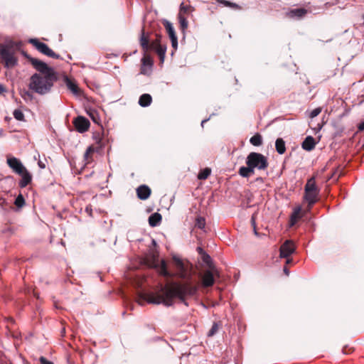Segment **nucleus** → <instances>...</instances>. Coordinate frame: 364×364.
<instances>
[{"label":"nucleus","instance_id":"f257e3e1","mask_svg":"<svg viewBox=\"0 0 364 364\" xmlns=\"http://www.w3.org/2000/svg\"><path fill=\"white\" fill-rule=\"evenodd\" d=\"M197 291L198 287L189 282L183 284L171 282L166 285H161L156 292L141 295L140 297L149 304H164L166 306H172L174 299H178L188 306L186 301V296L194 295Z\"/></svg>","mask_w":364,"mask_h":364},{"label":"nucleus","instance_id":"f03ea898","mask_svg":"<svg viewBox=\"0 0 364 364\" xmlns=\"http://www.w3.org/2000/svg\"><path fill=\"white\" fill-rule=\"evenodd\" d=\"M58 76L52 75H43L41 74L35 73L31 75L29 80V89L41 95H44L49 93L54 85L57 81Z\"/></svg>","mask_w":364,"mask_h":364},{"label":"nucleus","instance_id":"7ed1b4c3","mask_svg":"<svg viewBox=\"0 0 364 364\" xmlns=\"http://www.w3.org/2000/svg\"><path fill=\"white\" fill-rule=\"evenodd\" d=\"M16 46V43L12 41L0 44V61L7 69L13 68L18 64Z\"/></svg>","mask_w":364,"mask_h":364},{"label":"nucleus","instance_id":"20e7f679","mask_svg":"<svg viewBox=\"0 0 364 364\" xmlns=\"http://www.w3.org/2000/svg\"><path fill=\"white\" fill-rule=\"evenodd\" d=\"M161 37L159 36L156 40L149 41L147 36H145L144 29L141 30V34L139 38V43L144 53L149 51H155L158 55H166V46L160 43Z\"/></svg>","mask_w":364,"mask_h":364},{"label":"nucleus","instance_id":"39448f33","mask_svg":"<svg viewBox=\"0 0 364 364\" xmlns=\"http://www.w3.org/2000/svg\"><path fill=\"white\" fill-rule=\"evenodd\" d=\"M246 164L250 166L255 171L265 170L269 165L267 159L263 154L257 152H250L246 158Z\"/></svg>","mask_w":364,"mask_h":364},{"label":"nucleus","instance_id":"423d86ee","mask_svg":"<svg viewBox=\"0 0 364 364\" xmlns=\"http://www.w3.org/2000/svg\"><path fill=\"white\" fill-rule=\"evenodd\" d=\"M26 58L29 60L33 68L38 71L41 75H57L56 72L51 67H49L46 63L35 58H32L25 54Z\"/></svg>","mask_w":364,"mask_h":364},{"label":"nucleus","instance_id":"0eeeda50","mask_svg":"<svg viewBox=\"0 0 364 364\" xmlns=\"http://www.w3.org/2000/svg\"><path fill=\"white\" fill-rule=\"evenodd\" d=\"M28 43L32 44L42 54L55 59L60 58V55L53 52L47 44L40 42L37 38H30Z\"/></svg>","mask_w":364,"mask_h":364},{"label":"nucleus","instance_id":"6e6552de","mask_svg":"<svg viewBox=\"0 0 364 364\" xmlns=\"http://www.w3.org/2000/svg\"><path fill=\"white\" fill-rule=\"evenodd\" d=\"M173 263L176 271V275L182 279L186 278L189 274V267L180 258L173 257Z\"/></svg>","mask_w":364,"mask_h":364},{"label":"nucleus","instance_id":"1a4fd4ad","mask_svg":"<svg viewBox=\"0 0 364 364\" xmlns=\"http://www.w3.org/2000/svg\"><path fill=\"white\" fill-rule=\"evenodd\" d=\"M295 251V246L294 243L291 240H287L284 244L280 247V257L282 258H287V263L289 264L291 262V259L288 257L294 253Z\"/></svg>","mask_w":364,"mask_h":364},{"label":"nucleus","instance_id":"9d476101","mask_svg":"<svg viewBox=\"0 0 364 364\" xmlns=\"http://www.w3.org/2000/svg\"><path fill=\"white\" fill-rule=\"evenodd\" d=\"M74 126L76 130L80 133H83L86 132L90 125V121L82 116H79L74 119L73 122Z\"/></svg>","mask_w":364,"mask_h":364},{"label":"nucleus","instance_id":"9b49d317","mask_svg":"<svg viewBox=\"0 0 364 364\" xmlns=\"http://www.w3.org/2000/svg\"><path fill=\"white\" fill-rule=\"evenodd\" d=\"M7 164L16 173H21L26 169L21 161L16 157L8 158Z\"/></svg>","mask_w":364,"mask_h":364},{"label":"nucleus","instance_id":"f8f14e48","mask_svg":"<svg viewBox=\"0 0 364 364\" xmlns=\"http://www.w3.org/2000/svg\"><path fill=\"white\" fill-rule=\"evenodd\" d=\"M64 82L68 89L70 90L74 95L79 96L80 95V90L77 84L73 80L69 78L68 76H65Z\"/></svg>","mask_w":364,"mask_h":364},{"label":"nucleus","instance_id":"ddd939ff","mask_svg":"<svg viewBox=\"0 0 364 364\" xmlns=\"http://www.w3.org/2000/svg\"><path fill=\"white\" fill-rule=\"evenodd\" d=\"M202 283L204 287H211L215 282L213 269L206 270L202 277Z\"/></svg>","mask_w":364,"mask_h":364},{"label":"nucleus","instance_id":"4468645a","mask_svg":"<svg viewBox=\"0 0 364 364\" xmlns=\"http://www.w3.org/2000/svg\"><path fill=\"white\" fill-rule=\"evenodd\" d=\"M136 194L139 199L146 200L151 195V189L146 185H141L136 189Z\"/></svg>","mask_w":364,"mask_h":364},{"label":"nucleus","instance_id":"2eb2a0df","mask_svg":"<svg viewBox=\"0 0 364 364\" xmlns=\"http://www.w3.org/2000/svg\"><path fill=\"white\" fill-rule=\"evenodd\" d=\"M306 14H307L306 9L300 8V9H291L287 14V16L291 18L299 19V18H302Z\"/></svg>","mask_w":364,"mask_h":364},{"label":"nucleus","instance_id":"dca6fc26","mask_svg":"<svg viewBox=\"0 0 364 364\" xmlns=\"http://www.w3.org/2000/svg\"><path fill=\"white\" fill-rule=\"evenodd\" d=\"M21 176V179L19 181V186L21 188H24L28 186L32 180L31 174L26 170V168L21 173H18Z\"/></svg>","mask_w":364,"mask_h":364},{"label":"nucleus","instance_id":"f3484780","mask_svg":"<svg viewBox=\"0 0 364 364\" xmlns=\"http://www.w3.org/2000/svg\"><path fill=\"white\" fill-rule=\"evenodd\" d=\"M319 191L305 192L304 199L308 202L309 209L317 201V197Z\"/></svg>","mask_w":364,"mask_h":364},{"label":"nucleus","instance_id":"a211bd4d","mask_svg":"<svg viewBox=\"0 0 364 364\" xmlns=\"http://www.w3.org/2000/svg\"><path fill=\"white\" fill-rule=\"evenodd\" d=\"M316 146L315 139L311 136H308L305 138L301 144V147L306 151H311Z\"/></svg>","mask_w":364,"mask_h":364},{"label":"nucleus","instance_id":"6ab92c4d","mask_svg":"<svg viewBox=\"0 0 364 364\" xmlns=\"http://www.w3.org/2000/svg\"><path fill=\"white\" fill-rule=\"evenodd\" d=\"M161 219L160 213H154L149 217V224L151 227H156L160 224Z\"/></svg>","mask_w":364,"mask_h":364},{"label":"nucleus","instance_id":"aec40b11","mask_svg":"<svg viewBox=\"0 0 364 364\" xmlns=\"http://www.w3.org/2000/svg\"><path fill=\"white\" fill-rule=\"evenodd\" d=\"M255 171L251 168L250 166H241L239 168L238 173L243 178H249L250 176L254 174Z\"/></svg>","mask_w":364,"mask_h":364},{"label":"nucleus","instance_id":"412c9836","mask_svg":"<svg viewBox=\"0 0 364 364\" xmlns=\"http://www.w3.org/2000/svg\"><path fill=\"white\" fill-rule=\"evenodd\" d=\"M151 101L152 98L149 94H143L139 97V104L141 107H146L151 105Z\"/></svg>","mask_w":364,"mask_h":364},{"label":"nucleus","instance_id":"4be33fe9","mask_svg":"<svg viewBox=\"0 0 364 364\" xmlns=\"http://www.w3.org/2000/svg\"><path fill=\"white\" fill-rule=\"evenodd\" d=\"M276 151L279 154H283L286 151L285 141L282 138H278L275 141Z\"/></svg>","mask_w":364,"mask_h":364},{"label":"nucleus","instance_id":"5701e85b","mask_svg":"<svg viewBox=\"0 0 364 364\" xmlns=\"http://www.w3.org/2000/svg\"><path fill=\"white\" fill-rule=\"evenodd\" d=\"M305 192L309 191H318L315 183V178L311 177L309 178L304 187Z\"/></svg>","mask_w":364,"mask_h":364},{"label":"nucleus","instance_id":"b1692460","mask_svg":"<svg viewBox=\"0 0 364 364\" xmlns=\"http://www.w3.org/2000/svg\"><path fill=\"white\" fill-rule=\"evenodd\" d=\"M162 23H163L164 26L165 27L169 37L176 36V33H175L174 28L173 26V24L170 21H168L166 19H164L162 21Z\"/></svg>","mask_w":364,"mask_h":364},{"label":"nucleus","instance_id":"393cba45","mask_svg":"<svg viewBox=\"0 0 364 364\" xmlns=\"http://www.w3.org/2000/svg\"><path fill=\"white\" fill-rule=\"evenodd\" d=\"M250 142L254 146H259L262 144V137L259 134H255L250 138Z\"/></svg>","mask_w":364,"mask_h":364},{"label":"nucleus","instance_id":"a878e982","mask_svg":"<svg viewBox=\"0 0 364 364\" xmlns=\"http://www.w3.org/2000/svg\"><path fill=\"white\" fill-rule=\"evenodd\" d=\"M161 274L166 277H171L173 274L168 270L166 263L164 260L161 263Z\"/></svg>","mask_w":364,"mask_h":364},{"label":"nucleus","instance_id":"bb28decb","mask_svg":"<svg viewBox=\"0 0 364 364\" xmlns=\"http://www.w3.org/2000/svg\"><path fill=\"white\" fill-rule=\"evenodd\" d=\"M178 18L181 29L183 31L186 30L188 28V21L186 18L181 14H178Z\"/></svg>","mask_w":364,"mask_h":364},{"label":"nucleus","instance_id":"cd10ccee","mask_svg":"<svg viewBox=\"0 0 364 364\" xmlns=\"http://www.w3.org/2000/svg\"><path fill=\"white\" fill-rule=\"evenodd\" d=\"M21 95L26 101H31L33 99V95L29 90H23L21 91Z\"/></svg>","mask_w":364,"mask_h":364},{"label":"nucleus","instance_id":"c85d7f7f","mask_svg":"<svg viewBox=\"0 0 364 364\" xmlns=\"http://www.w3.org/2000/svg\"><path fill=\"white\" fill-rule=\"evenodd\" d=\"M211 171L208 168H205L200 171V172L198 173V178L200 180L206 179L210 174Z\"/></svg>","mask_w":364,"mask_h":364},{"label":"nucleus","instance_id":"c756f323","mask_svg":"<svg viewBox=\"0 0 364 364\" xmlns=\"http://www.w3.org/2000/svg\"><path fill=\"white\" fill-rule=\"evenodd\" d=\"M141 63L144 66L151 67L153 65L152 60L149 55L144 54V56L141 59Z\"/></svg>","mask_w":364,"mask_h":364},{"label":"nucleus","instance_id":"7c9ffc66","mask_svg":"<svg viewBox=\"0 0 364 364\" xmlns=\"http://www.w3.org/2000/svg\"><path fill=\"white\" fill-rule=\"evenodd\" d=\"M13 115L16 120L24 121V114L21 109H15L13 112Z\"/></svg>","mask_w":364,"mask_h":364},{"label":"nucleus","instance_id":"2f4dec72","mask_svg":"<svg viewBox=\"0 0 364 364\" xmlns=\"http://www.w3.org/2000/svg\"><path fill=\"white\" fill-rule=\"evenodd\" d=\"M14 204L18 208H21L25 204V200L23 196L21 194H19L15 199Z\"/></svg>","mask_w":364,"mask_h":364},{"label":"nucleus","instance_id":"473e14b6","mask_svg":"<svg viewBox=\"0 0 364 364\" xmlns=\"http://www.w3.org/2000/svg\"><path fill=\"white\" fill-rule=\"evenodd\" d=\"M191 9V6L190 5H185L183 3H181L180 5L179 13L183 15V14L188 13Z\"/></svg>","mask_w":364,"mask_h":364},{"label":"nucleus","instance_id":"72a5a7b5","mask_svg":"<svg viewBox=\"0 0 364 364\" xmlns=\"http://www.w3.org/2000/svg\"><path fill=\"white\" fill-rule=\"evenodd\" d=\"M196 226L200 229H203L205 226V221L203 218L199 217L196 219Z\"/></svg>","mask_w":364,"mask_h":364},{"label":"nucleus","instance_id":"f704fd0d","mask_svg":"<svg viewBox=\"0 0 364 364\" xmlns=\"http://www.w3.org/2000/svg\"><path fill=\"white\" fill-rule=\"evenodd\" d=\"M218 325L217 323H214L211 327V328L210 329V331H208V336H213L215 334V333L218 331Z\"/></svg>","mask_w":364,"mask_h":364},{"label":"nucleus","instance_id":"c9c22d12","mask_svg":"<svg viewBox=\"0 0 364 364\" xmlns=\"http://www.w3.org/2000/svg\"><path fill=\"white\" fill-rule=\"evenodd\" d=\"M202 259L205 263H206L208 265L210 266L211 263V257L209 255H208L206 252L204 253L202 256Z\"/></svg>","mask_w":364,"mask_h":364},{"label":"nucleus","instance_id":"e433bc0d","mask_svg":"<svg viewBox=\"0 0 364 364\" xmlns=\"http://www.w3.org/2000/svg\"><path fill=\"white\" fill-rule=\"evenodd\" d=\"M169 38H170L171 41L172 47L174 48L175 49H176L177 47H178V38H177V36H172V37H169Z\"/></svg>","mask_w":364,"mask_h":364},{"label":"nucleus","instance_id":"4c0bfd02","mask_svg":"<svg viewBox=\"0 0 364 364\" xmlns=\"http://www.w3.org/2000/svg\"><path fill=\"white\" fill-rule=\"evenodd\" d=\"M321 112V108H316L314 109H313L310 114V117L311 118H314L316 117V116H318Z\"/></svg>","mask_w":364,"mask_h":364},{"label":"nucleus","instance_id":"58836bf2","mask_svg":"<svg viewBox=\"0 0 364 364\" xmlns=\"http://www.w3.org/2000/svg\"><path fill=\"white\" fill-rule=\"evenodd\" d=\"M93 151H94V149H93V148L92 146H89L87 149L86 151L84 154V158H85V160L88 159V157H89L90 153L93 152Z\"/></svg>","mask_w":364,"mask_h":364},{"label":"nucleus","instance_id":"ea45409f","mask_svg":"<svg viewBox=\"0 0 364 364\" xmlns=\"http://www.w3.org/2000/svg\"><path fill=\"white\" fill-rule=\"evenodd\" d=\"M40 361L41 364H53L51 361L48 360L44 357H41Z\"/></svg>","mask_w":364,"mask_h":364},{"label":"nucleus","instance_id":"a19ab883","mask_svg":"<svg viewBox=\"0 0 364 364\" xmlns=\"http://www.w3.org/2000/svg\"><path fill=\"white\" fill-rule=\"evenodd\" d=\"M85 211L90 215V216H92V207L91 205H87L86 208H85Z\"/></svg>","mask_w":364,"mask_h":364},{"label":"nucleus","instance_id":"79ce46f5","mask_svg":"<svg viewBox=\"0 0 364 364\" xmlns=\"http://www.w3.org/2000/svg\"><path fill=\"white\" fill-rule=\"evenodd\" d=\"M218 2L223 4L225 6H228V5H230V1L227 0H218Z\"/></svg>","mask_w":364,"mask_h":364},{"label":"nucleus","instance_id":"37998d69","mask_svg":"<svg viewBox=\"0 0 364 364\" xmlns=\"http://www.w3.org/2000/svg\"><path fill=\"white\" fill-rule=\"evenodd\" d=\"M228 7H230V8H232V9H240L239 5H237L235 3H232V2H230V5H228Z\"/></svg>","mask_w":364,"mask_h":364},{"label":"nucleus","instance_id":"c03bdc74","mask_svg":"<svg viewBox=\"0 0 364 364\" xmlns=\"http://www.w3.org/2000/svg\"><path fill=\"white\" fill-rule=\"evenodd\" d=\"M197 251L199 253V255H201V257L203 256V255L204 253H205V252L203 250V249L202 247H197Z\"/></svg>","mask_w":364,"mask_h":364},{"label":"nucleus","instance_id":"a18cd8bd","mask_svg":"<svg viewBox=\"0 0 364 364\" xmlns=\"http://www.w3.org/2000/svg\"><path fill=\"white\" fill-rule=\"evenodd\" d=\"M358 129H359V131L364 130V120L358 124Z\"/></svg>","mask_w":364,"mask_h":364},{"label":"nucleus","instance_id":"49530a36","mask_svg":"<svg viewBox=\"0 0 364 364\" xmlns=\"http://www.w3.org/2000/svg\"><path fill=\"white\" fill-rule=\"evenodd\" d=\"M141 73L143 74V75H146L147 74L146 66H144L143 65H142V67L141 68Z\"/></svg>","mask_w":364,"mask_h":364},{"label":"nucleus","instance_id":"de8ad7c7","mask_svg":"<svg viewBox=\"0 0 364 364\" xmlns=\"http://www.w3.org/2000/svg\"><path fill=\"white\" fill-rule=\"evenodd\" d=\"M6 91V89L4 86L1 84H0V94H2L4 92Z\"/></svg>","mask_w":364,"mask_h":364},{"label":"nucleus","instance_id":"09e8293b","mask_svg":"<svg viewBox=\"0 0 364 364\" xmlns=\"http://www.w3.org/2000/svg\"><path fill=\"white\" fill-rule=\"evenodd\" d=\"M284 274H285L287 276H289V269H288V268H287V267H284Z\"/></svg>","mask_w":364,"mask_h":364},{"label":"nucleus","instance_id":"8fccbe9b","mask_svg":"<svg viewBox=\"0 0 364 364\" xmlns=\"http://www.w3.org/2000/svg\"><path fill=\"white\" fill-rule=\"evenodd\" d=\"M159 58H160V61L161 63H164V58H165V55H159Z\"/></svg>","mask_w":364,"mask_h":364},{"label":"nucleus","instance_id":"3c124183","mask_svg":"<svg viewBox=\"0 0 364 364\" xmlns=\"http://www.w3.org/2000/svg\"><path fill=\"white\" fill-rule=\"evenodd\" d=\"M251 223H252V225H253V227L255 226V219L254 215L252 216Z\"/></svg>","mask_w":364,"mask_h":364},{"label":"nucleus","instance_id":"603ef678","mask_svg":"<svg viewBox=\"0 0 364 364\" xmlns=\"http://www.w3.org/2000/svg\"><path fill=\"white\" fill-rule=\"evenodd\" d=\"M210 118H208V119H205L203 120H202L201 122V126L203 127V124H205V122H207L208 120H209Z\"/></svg>","mask_w":364,"mask_h":364},{"label":"nucleus","instance_id":"864d4df0","mask_svg":"<svg viewBox=\"0 0 364 364\" xmlns=\"http://www.w3.org/2000/svg\"><path fill=\"white\" fill-rule=\"evenodd\" d=\"M299 212H300V208H298L296 210H295V211H294V214H295V215H297V214H299Z\"/></svg>","mask_w":364,"mask_h":364},{"label":"nucleus","instance_id":"5fc2aeb1","mask_svg":"<svg viewBox=\"0 0 364 364\" xmlns=\"http://www.w3.org/2000/svg\"><path fill=\"white\" fill-rule=\"evenodd\" d=\"M253 228H254V232H255V234L256 235H257V230H256V227H255V226H254Z\"/></svg>","mask_w":364,"mask_h":364},{"label":"nucleus","instance_id":"6e6d98bb","mask_svg":"<svg viewBox=\"0 0 364 364\" xmlns=\"http://www.w3.org/2000/svg\"><path fill=\"white\" fill-rule=\"evenodd\" d=\"M39 166L41 168H45V166L44 165H42V164L41 162L38 163Z\"/></svg>","mask_w":364,"mask_h":364},{"label":"nucleus","instance_id":"4d7b16f0","mask_svg":"<svg viewBox=\"0 0 364 364\" xmlns=\"http://www.w3.org/2000/svg\"><path fill=\"white\" fill-rule=\"evenodd\" d=\"M153 243H154V245H156L155 240H153Z\"/></svg>","mask_w":364,"mask_h":364}]
</instances>
